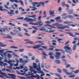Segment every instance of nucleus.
Segmentation results:
<instances>
[{"label":"nucleus","mask_w":79,"mask_h":79,"mask_svg":"<svg viewBox=\"0 0 79 79\" xmlns=\"http://www.w3.org/2000/svg\"><path fill=\"white\" fill-rule=\"evenodd\" d=\"M62 71L64 72V73H65L67 75H71V74H73V73H72L68 72V70L66 69H62Z\"/></svg>","instance_id":"nucleus-5"},{"label":"nucleus","mask_w":79,"mask_h":79,"mask_svg":"<svg viewBox=\"0 0 79 79\" xmlns=\"http://www.w3.org/2000/svg\"><path fill=\"white\" fill-rule=\"evenodd\" d=\"M56 55L55 57L56 59H60L61 57V53L60 52H57L56 53Z\"/></svg>","instance_id":"nucleus-6"},{"label":"nucleus","mask_w":79,"mask_h":79,"mask_svg":"<svg viewBox=\"0 0 79 79\" xmlns=\"http://www.w3.org/2000/svg\"><path fill=\"white\" fill-rule=\"evenodd\" d=\"M35 43H39L40 44H42V43H43V42L41 41H39L36 42Z\"/></svg>","instance_id":"nucleus-51"},{"label":"nucleus","mask_w":79,"mask_h":79,"mask_svg":"<svg viewBox=\"0 0 79 79\" xmlns=\"http://www.w3.org/2000/svg\"><path fill=\"white\" fill-rule=\"evenodd\" d=\"M12 62H13L12 61L9 60V61H8V63H9V64H11V65H13V64L11 63H12Z\"/></svg>","instance_id":"nucleus-54"},{"label":"nucleus","mask_w":79,"mask_h":79,"mask_svg":"<svg viewBox=\"0 0 79 79\" xmlns=\"http://www.w3.org/2000/svg\"><path fill=\"white\" fill-rule=\"evenodd\" d=\"M69 47V45L68 44L67 45L64 47V49H66L65 50L66 52H67L68 53H69V54H71V53H72V51L71 50V48Z\"/></svg>","instance_id":"nucleus-2"},{"label":"nucleus","mask_w":79,"mask_h":79,"mask_svg":"<svg viewBox=\"0 0 79 79\" xmlns=\"http://www.w3.org/2000/svg\"><path fill=\"white\" fill-rule=\"evenodd\" d=\"M76 45H74L73 46V50H74V51H75V50H76Z\"/></svg>","instance_id":"nucleus-47"},{"label":"nucleus","mask_w":79,"mask_h":79,"mask_svg":"<svg viewBox=\"0 0 79 79\" xmlns=\"http://www.w3.org/2000/svg\"><path fill=\"white\" fill-rule=\"evenodd\" d=\"M66 4H65V2H63L62 4V6L63 7H64V6H66Z\"/></svg>","instance_id":"nucleus-53"},{"label":"nucleus","mask_w":79,"mask_h":79,"mask_svg":"<svg viewBox=\"0 0 79 79\" xmlns=\"http://www.w3.org/2000/svg\"><path fill=\"white\" fill-rule=\"evenodd\" d=\"M45 27H43L40 28V31H44L45 32H48V30H46V29L45 28Z\"/></svg>","instance_id":"nucleus-9"},{"label":"nucleus","mask_w":79,"mask_h":79,"mask_svg":"<svg viewBox=\"0 0 79 79\" xmlns=\"http://www.w3.org/2000/svg\"><path fill=\"white\" fill-rule=\"evenodd\" d=\"M3 52H4V51L3 50H0V55H1V56L2 57H3V54H2V53H3Z\"/></svg>","instance_id":"nucleus-26"},{"label":"nucleus","mask_w":79,"mask_h":79,"mask_svg":"<svg viewBox=\"0 0 79 79\" xmlns=\"http://www.w3.org/2000/svg\"><path fill=\"white\" fill-rule=\"evenodd\" d=\"M72 72L73 73H74V74H77V73H79V70H77L75 72L74 71H72Z\"/></svg>","instance_id":"nucleus-24"},{"label":"nucleus","mask_w":79,"mask_h":79,"mask_svg":"<svg viewBox=\"0 0 79 79\" xmlns=\"http://www.w3.org/2000/svg\"><path fill=\"white\" fill-rule=\"evenodd\" d=\"M75 75H71L69 76V77L70 78H73L75 77Z\"/></svg>","instance_id":"nucleus-37"},{"label":"nucleus","mask_w":79,"mask_h":79,"mask_svg":"<svg viewBox=\"0 0 79 79\" xmlns=\"http://www.w3.org/2000/svg\"><path fill=\"white\" fill-rule=\"evenodd\" d=\"M29 44H32L33 45H34V44H35L36 43H35H35H34V42L33 41H29Z\"/></svg>","instance_id":"nucleus-36"},{"label":"nucleus","mask_w":79,"mask_h":79,"mask_svg":"<svg viewBox=\"0 0 79 79\" xmlns=\"http://www.w3.org/2000/svg\"><path fill=\"white\" fill-rule=\"evenodd\" d=\"M55 30H50L48 31V32L50 33H52V32H55Z\"/></svg>","instance_id":"nucleus-56"},{"label":"nucleus","mask_w":79,"mask_h":79,"mask_svg":"<svg viewBox=\"0 0 79 79\" xmlns=\"http://www.w3.org/2000/svg\"><path fill=\"white\" fill-rule=\"evenodd\" d=\"M3 38H5V39H12V37L10 36L9 35H8L7 36L3 37Z\"/></svg>","instance_id":"nucleus-20"},{"label":"nucleus","mask_w":79,"mask_h":79,"mask_svg":"<svg viewBox=\"0 0 79 79\" xmlns=\"http://www.w3.org/2000/svg\"><path fill=\"white\" fill-rule=\"evenodd\" d=\"M24 19V17H19V18H17L16 19L17 20H18V19H20V20H23Z\"/></svg>","instance_id":"nucleus-41"},{"label":"nucleus","mask_w":79,"mask_h":79,"mask_svg":"<svg viewBox=\"0 0 79 79\" xmlns=\"http://www.w3.org/2000/svg\"><path fill=\"white\" fill-rule=\"evenodd\" d=\"M62 8H61V7H59L58 11H59V12H61V10H62Z\"/></svg>","instance_id":"nucleus-50"},{"label":"nucleus","mask_w":79,"mask_h":79,"mask_svg":"<svg viewBox=\"0 0 79 79\" xmlns=\"http://www.w3.org/2000/svg\"><path fill=\"white\" fill-rule=\"evenodd\" d=\"M60 51L61 52H62V53L64 54V53H65L64 51L62 49H61V50Z\"/></svg>","instance_id":"nucleus-60"},{"label":"nucleus","mask_w":79,"mask_h":79,"mask_svg":"<svg viewBox=\"0 0 79 79\" xmlns=\"http://www.w3.org/2000/svg\"><path fill=\"white\" fill-rule=\"evenodd\" d=\"M35 16H36V15H33V16H28V18H35Z\"/></svg>","instance_id":"nucleus-39"},{"label":"nucleus","mask_w":79,"mask_h":79,"mask_svg":"<svg viewBox=\"0 0 79 79\" xmlns=\"http://www.w3.org/2000/svg\"><path fill=\"white\" fill-rule=\"evenodd\" d=\"M52 11V10H51V9H50L49 11V13H50V15H52V16H55V15L54 14L55 13V12H54V11Z\"/></svg>","instance_id":"nucleus-15"},{"label":"nucleus","mask_w":79,"mask_h":79,"mask_svg":"<svg viewBox=\"0 0 79 79\" xmlns=\"http://www.w3.org/2000/svg\"><path fill=\"white\" fill-rule=\"evenodd\" d=\"M1 74H2V76H5V77H6V78H11L10 77L6 75V74L5 73H2Z\"/></svg>","instance_id":"nucleus-13"},{"label":"nucleus","mask_w":79,"mask_h":79,"mask_svg":"<svg viewBox=\"0 0 79 79\" xmlns=\"http://www.w3.org/2000/svg\"><path fill=\"white\" fill-rule=\"evenodd\" d=\"M18 74H19L20 75H21V74L22 75H24L25 74V73H21L20 72H18Z\"/></svg>","instance_id":"nucleus-52"},{"label":"nucleus","mask_w":79,"mask_h":79,"mask_svg":"<svg viewBox=\"0 0 79 79\" xmlns=\"http://www.w3.org/2000/svg\"><path fill=\"white\" fill-rule=\"evenodd\" d=\"M25 50L24 49H20L19 50V52H23Z\"/></svg>","instance_id":"nucleus-44"},{"label":"nucleus","mask_w":79,"mask_h":79,"mask_svg":"<svg viewBox=\"0 0 79 79\" xmlns=\"http://www.w3.org/2000/svg\"><path fill=\"white\" fill-rule=\"evenodd\" d=\"M40 47H41V45L40 44H38L36 45H35L33 47H31L29 46H27L28 48H34L35 49H37V48H39Z\"/></svg>","instance_id":"nucleus-3"},{"label":"nucleus","mask_w":79,"mask_h":79,"mask_svg":"<svg viewBox=\"0 0 79 79\" xmlns=\"http://www.w3.org/2000/svg\"><path fill=\"white\" fill-rule=\"evenodd\" d=\"M32 28H34V29H35V30H36L37 31H38V28H37V27L35 26H32Z\"/></svg>","instance_id":"nucleus-40"},{"label":"nucleus","mask_w":79,"mask_h":79,"mask_svg":"<svg viewBox=\"0 0 79 79\" xmlns=\"http://www.w3.org/2000/svg\"><path fill=\"white\" fill-rule=\"evenodd\" d=\"M29 67H30V69H29L30 71H32L34 70V68H33V67L31 65L29 66Z\"/></svg>","instance_id":"nucleus-28"},{"label":"nucleus","mask_w":79,"mask_h":79,"mask_svg":"<svg viewBox=\"0 0 79 79\" xmlns=\"http://www.w3.org/2000/svg\"><path fill=\"white\" fill-rule=\"evenodd\" d=\"M0 46H1V47H6V44H0Z\"/></svg>","instance_id":"nucleus-59"},{"label":"nucleus","mask_w":79,"mask_h":79,"mask_svg":"<svg viewBox=\"0 0 79 79\" xmlns=\"http://www.w3.org/2000/svg\"><path fill=\"white\" fill-rule=\"evenodd\" d=\"M55 75L56 76H57V77H61V75L60 74H59L58 73H55Z\"/></svg>","instance_id":"nucleus-30"},{"label":"nucleus","mask_w":79,"mask_h":79,"mask_svg":"<svg viewBox=\"0 0 79 79\" xmlns=\"http://www.w3.org/2000/svg\"><path fill=\"white\" fill-rule=\"evenodd\" d=\"M27 22H34V19L31 18H26L24 19Z\"/></svg>","instance_id":"nucleus-7"},{"label":"nucleus","mask_w":79,"mask_h":79,"mask_svg":"<svg viewBox=\"0 0 79 79\" xmlns=\"http://www.w3.org/2000/svg\"><path fill=\"white\" fill-rule=\"evenodd\" d=\"M19 2L21 4V5H22V6H24V4L23 3V2L20 0L19 1Z\"/></svg>","instance_id":"nucleus-34"},{"label":"nucleus","mask_w":79,"mask_h":79,"mask_svg":"<svg viewBox=\"0 0 79 79\" xmlns=\"http://www.w3.org/2000/svg\"><path fill=\"white\" fill-rule=\"evenodd\" d=\"M66 34H68L69 35V36H72L73 37H76V35H71L73 34V33L72 32H66Z\"/></svg>","instance_id":"nucleus-14"},{"label":"nucleus","mask_w":79,"mask_h":79,"mask_svg":"<svg viewBox=\"0 0 79 79\" xmlns=\"http://www.w3.org/2000/svg\"><path fill=\"white\" fill-rule=\"evenodd\" d=\"M73 15H74V16H75V17H79V15L76 14L75 15H74L73 14Z\"/></svg>","instance_id":"nucleus-64"},{"label":"nucleus","mask_w":79,"mask_h":79,"mask_svg":"<svg viewBox=\"0 0 79 79\" xmlns=\"http://www.w3.org/2000/svg\"><path fill=\"white\" fill-rule=\"evenodd\" d=\"M2 54L3 56H6V52L2 53Z\"/></svg>","instance_id":"nucleus-49"},{"label":"nucleus","mask_w":79,"mask_h":79,"mask_svg":"<svg viewBox=\"0 0 79 79\" xmlns=\"http://www.w3.org/2000/svg\"><path fill=\"white\" fill-rule=\"evenodd\" d=\"M43 15L44 16H43V18H47V14H46V11H44V12Z\"/></svg>","instance_id":"nucleus-27"},{"label":"nucleus","mask_w":79,"mask_h":79,"mask_svg":"<svg viewBox=\"0 0 79 79\" xmlns=\"http://www.w3.org/2000/svg\"><path fill=\"white\" fill-rule=\"evenodd\" d=\"M55 50L56 51V52H60L61 50V49H56Z\"/></svg>","instance_id":"nucleus-55"},{"label":"nucleus","mask_w":79,"mask_h":79,"mask_svg":"<svg viewBox=\"0 0 79 79\" xmlns=\"http://www.w3.org/2000/svg\"><path fill=\"white\" fill-rule=\"evenodd\" d=\"M28 76H30L31 75H32V72H28Z\"/></svg>","instance_id":"nucleus-62"},{"label":"nucleus","mask_w":79,"mask_h":79,"mask_svg":"<svg viewBox=\"0 0 79 79\" xmlns=\"http://www.w3.org/2000/svg\"><path fill=\"white\" fill-rule=\"evenodd\" d=\"M30 24H31V25H35L36 26H38V24L37 23H30Z\"/></svg>","instance_id":"nucleus-38"},{"label":"nucleus","mask_w":79,"mask_h":79,"mask_svg":"<svg viewBox=\"0 0 79 79\" xmlns=\"http://www.w3.org/2000/svg\"><path fill=\"white\" fill-rule=\"evenodd\" d=\"M20 63H27V61L25 60H24L23 61V59L20 58L19 59Z\"/></svg>","instance_id":"nucleus-17"},{"label":"nucleus","mask_w":79,"mask_h":79,"mask_svg":"<svg viewBox=\"0 0 79 79\" xmlns=\"http://www.w3.org/2000/svg\"><path fill=\"white\" fill-rule=\"evenodd\" d=\"M58 73H62V72L61 71V69L60 68H58L57 69V70Z\"/></svg>","instance_id":"nucleus-33"},{"label":"nucleus","mask_w":79,"mask_h":79,"mask_svg":"<svg viewBox=\"0 0 79 79\" xmlns=\"http://www.w3.org/2000/svg\"><path fill=\"white\" fill-rule=\"evenodd\" d=\"M14 32L15 33H13L12 32H10V34L11 35H18L19 36H20V37H23V36L22 35L21 32L19 31L18 30H14Z\"/></svg>","instance_id":"nucleus-1"},{"label":"nucleus","mask_w":79,"mask_h":79,"mask_svg":"<svg viewBox=\"0 0 79 79\" xmlns=\"http://www.w3.org/2000/svg\"><path fill=\"white\" fill-rule=\"evenodd\" d=\"M49 58H50V59H52V60H54V59H55V58H54V56H49Z\"/></svg>","instance_id":"nucleus-48"},{"label":"nucleus","mask_w":79,"mask_h":79,"mask_svg":"<svg viewBox=\"0 0 79 79\" xmlns=\"http://www.w3.org/2000/svg\"><path fill=\"white\" fill-rule=\"evenodd\" d=\"M7 56L8 58H11V55L10 54H9L7 55Z\"/></svg>","instance_id":"nucleus-58"},{"label":"nucleus","mask_w":79,"mask_h":79,"mask_svg":"<svg viewBox=\"0 0 79 79\" xmlns=\"http://www.w3.org/2000/svg\"><path fill=\"white\" fill-rule=\"evenodd\" d=\"M71 65L69 64H67L66 65V68H69L71 67Z\"/></svg>","instance_id":"nucleus-42"},{"label":"nucleus","mask_w":79,"mask_h":79,"mask_svg":"<svg viewBox=\"0 0 79 79\" xmlns=\"http://www.w3.org/2000/svg\"><path fill=\"white\" fill-rule=\"evenodd\" d=\"M8 76H11V78L13 79H16V76L15 75L12 74H8Z\"/></svg>","instance_id":"nucleus-12"},{"label":"nucleus","mask_w":79,"mask_h":79,"mask_svg":"<svg viewBox=\"0 0 79 79\" xmlns=\"http://www.w3.org/2000/svg\"><path fill=\"white\" fill-rule=\"evenodd\" d=\"M64 24H71V23H73V22L66 21V22H64Z\"/></svg>","instance_id":"nucleus-25"},{"label":"nucleus","mask_w":79,"mask_h":79,"mask_svg":"<svg viewBox=\"0 0 79 79\" xmlns=\"http://www.w3.org/2000/svg\"><path fill=\"white\" fill-rule=\"evenodd\" d=\"M46 50L48 51L50 50H53V48H49L48 49L46 48Z\"/></svg>","instance_id":"nucleus-43"},{"label":"nucleus","mask_w":79,"mask_h":79,"mask_svg":"<svg viewBox=\"0 0 79 79\" xmlns=\"http://www.w3.org/2000/svg\"><path fill=\"white\" fill-rule=\"evenodd\" d=\"M25 68L23 69V71H24V72H26V71H28V69H27V67H25Z\"/></svg>","instance_id":"nucleus-32"},{"label":"nucleus","mask_w":79,"mask_h":79,"mask_svg":"<svg viewBox=\"0 0 79 79\" xmlns=\"http://www.w3.org/2000/svg\"><path fill=\"white\" fill-rule=\"evenodd\" d=\"M42 55H44V56H48L45 53V52H43L42 53Z\"/></svg>","instance_id":"nucleus-57"},{"label":"nucleus","mask_w":79,"mask_h":79,"mask_svg":"<svg viewBox=\"0 0 79 79\" xmlns=\"http://www.w3.org/2000/svg\"><path fill=\"white\" fill-rule=\"evenodd\" d=\"M57 28L58 29H62V30H63L64 29H66V28L69 29V27L67 26L64 25L62 27H57Z\"/></svg>","instance_id":"nucleus-4"},{"label":"nucleus","mask_w":79,"mask_h":79,"mask_svg":"<svg viewBox=\"0 0 79 79\" xmlns=\"http://www.w3.org/2000/svg\"><path fill=\"white\" fill-rule=\"evenodd\" d=\"M32 8H34V9L32 10V11H35V10H36L37 8L35 7V6H32Z\"/></svg>","instance_id":"nucleus-45"},{"label":"nucleus","mask_w":79,"mask_h":79,"mask_svg":"<svg viewBox=\"0 0 79 79\" xmlns=\"http://www.w3.org/2000/svg\"><path fill=\"white\" fill-rule=\"evenodd\" d=\"M70 69H71V70H73V69H75V68H74V67H70Z\"/></svg>","instance_id":"nucleus-63"},{"label":"nucleus","mask_w":79,"mask_h":79,"mask_svg":"<svg viewBox=\"0 0 79 79\" xmlns=\"http://www.w3.org/2000/svg\"><path fill=\"white\" fill-rule=\"evenodd\" d=\"M9 1L10 2H12V3H14V2L15 3H18L19 2L17 0H9Z\"/></svg>","instance_id":"nucleus-18"},{"label":"nucleus","mask_w":79,"mask_h":79,"mask_svg":"<svg viewBox=\"0 0 79 79\" xmlns=\"http://www.w3.org/2000/svg\"><path fill=\"white\" fill-rule=\"evenodd\" d=\"M10 48H14V49H18V47L16 46H10Z\"/></svg>","instance_id":"nucleus-29"},{"label":"nucleus","mask_w":79,"mask_h":79,"mask_svg":"<svg viewBox=\"0 0 79 79\" xmlns=\"http://www.w3.org/2000/svg\"><path fill=\"white\" fill-rule=\"evenodd\" d=\"M10 12H7V13L9 14V15L10 16H13L12 15H14V12H15V10H10Z\"/></svg>","instance_id":"nucleus-8"},{"label":"nucleus","mask_w":79,"mask_h":79,"mask_svg":"<svg viewBox=\"0 0 79 79\" xmlns=\"http://www.w3.org/2000/svg\"><path fill=\"white\" fill-rule=\"evenodd\" d=\"M48 48V47L47 46H43L42 47V48L44 49H46V48Z\"/></svg>","instance_id":"nucleus-61"},{"label":"nucleus","mask_w":79,"mask_h":79,"mask_svg":"<svg viewBox=\"0 0 79 79\" xmlns=\"http://www.w3.org/2000/svg\"><path fill=\"white\" fill-rule=\"evenodd\" d=\"M45 26H49V27H51V28H52V27H53V26H52L51 25H50L46 24Z\"/></svg>","instance_id":"nucleus-46"},{"label":"nucleus","mask_w":79,"mask_h":79,"mask_svg":"<svg viewBox=\"0 0 79 79\" xmlns=\"http://www.w3.org/2000/svg\"><path fill=\"white\" fill-rule=\"evenodd\" d=\"M59 23H53L52 24V25L54 26H57V27H60V26H62L63 24H59Z\"/></svg>","instance_id":"nucleus-11"},{"label":"nucleus","mask_w":79,"mask_h":79,"mask_svg":"<svg viewBox=\"0 0 79 79\" xmlns=\"http://www.w3.org/2000/svg\"><path fill=\"white\" fill-rule=\"evenodd\" d=\"M33 67L35 69H36L37 68V64L35 63H33Z\"/></svg>","instance_id":"nucleus-19"},{"label":"nucleus","mask_w":79,"mask_h":79,"mask_svg":"<svg viewBox=\"0 0 79 79\" xmlns=\"http://www.w3.org/2000/svg\"><path fill=\"white\" fill-rule=\"evenodd\" d=\"M32 6H36L35 5H38L39 4V3L38 2H32Z\"/></svg>","instance_id":"nucleus-22"},{"label":"nucleus","mask_w":79,"mask_h":79,"mask_svg":"<svg viewBox=\"0 0 79 79\" xmlns=\"http://www.w3.org/2000/svg\"><path fill=\"white\" fill-rule=\"evenodd\" d=\"M0 11H3V12H5V11H8V10H6L5 9H2L3 8L2 6H0Z\"/></svg>","instance_id":"nucleus-16"},{"label":"nucleus","mask_w":79,"mask_h":79,"mask_svg":"<svg viewBox=\"0 0 79 79\" xmlns=\"http://www.w3.org/2000/svg\"><path fill=\"white\" fill-rule=\"evenodd\" d=\"M54 62L55 63H56V64H60V63H61V62L60 61V60H56Z\"/></svg>","instance_id":"nucleus-21"},{"label":"nucleus","mask_w":79,"mask_h":79,"mask_svg":"<svg viewBox=\"0 0 79 79\" xmlns=\"http://www.w3.org/2000/svg\"><path fill=\"white\" fill-rule=\"evenodd\" d=\"M48 55L49 56H52V55H54V54L53 52H50L49 53Z\"/></svg>","instance_id":"nucleus-31"},{"label":"nucleus","mask_w":79,"mask_h":79,"mask_svg":"<svg viewBox=\"0 0 79 79\" xmlns=\"http://www.w3.org/2000/svg\"><path fill=\"white\" fill-rule=\"evenodd\" d=\"M49 2L48 1H47L45 2H39V4L40 5H42V6L44 7V6H45V3H47Z\"/></svg>","instance_id":"nucleus-10"},{"label":"nucleus","mask_w":79,"mask_h":79,"mask_svg":"<svg viewBox=\"0 0 79 79\" xmlns=\"http://www.w3.org/2000/svg\"><path fill=\"white\" fill-rule=\"evenodd\" d=\"M60 18H61V17L59 16L58 17H56L55 18V20H56V21H58L60 19Z\"/></svg>","instance_id":"nucleus-23"},{"label":"nucleus","mask_w":79,"mask_h":79,"mask_svg":"<svg viewBox=\"0 0 79 79\" xmlns=\"http://www.w3.org/2000/svg\"><path fill=\"white\" fill-rule=\"evenodd\" d=\"M73 11H74V10H70L69 12V14L70 15H71V14H73Z\"/></svg>","instance_id":"nucleus-35"}]
</instances>
